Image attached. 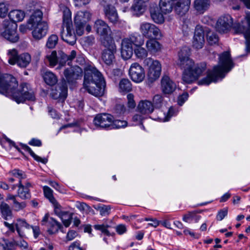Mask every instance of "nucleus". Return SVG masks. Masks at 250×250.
Returning a JSON list of instances; mask_svg holds the SVG:
<instances>
[{
	"label": "nucleus",
	"instance_id": "obj_51",
	"mask_svg": "<svg viewBox=\"0 0 250 250\" xmlns=\"http://www.w3.org/2000/svg\"><path fill=\"white\" fill-rule=\"evenodd\" d=\"M134 96L132 94L129 93L127 95V106L129 109H133L136 106V103L134 101Z\"/></svg>",
	"mask_w": 250,
	"mask_h": 250
},
{
	"label": "nucleus",
	"instance_id": "obj_54",
	"mask_svg": "<svg viewBox=\"0 0 250 250\" xmlns=\"http://www.w3.org/2000/svg\"><path fill=\"white\" fill-rule=\"evenodd\" d=\"M115 112L119 116H121L127 112L125 106L122 104H118L116 106Z\"/></svg>",
	"mask_w": 250,
	"mask_h": 250
},
{
	"label": "nucleus",
	"instance_id": "obj_63",
	"mask_svg": "<svg viewBox=\"0 0 250 250\" xmlns=\"http://www.w3.org/2000/svg\"><path fill=\"white\" fill-rule=\"evenodd\" d=\"M54 205V212L55 214L60 217V216L61 215V214L62 213L63 211H61L60 209L61 206L60 205L57 203V202L56 201L55 203H52Z\"/></svg>",
	"mask_w": 250,
	"mask_h": 250
},
{
	"label": "nucleus",
	"instance_id": "obj_35",
	"mask_svg": "<svg viewBox=\"0 0 250 250\" xmlns=\"http://www.w3.org/2000/svg\"><path fill=\"white\" fill-rule=\"evenodd\" d=\"M150 15L152 20L155 23L161 24L164 22L165 19L164 16L159 12L158 9L151 10Z\"/></svg>",
	"mask_w": 250,
	"mask_h": 250
},
{
	"label": "nucleus",
	"instance_id": "obj_2",
	"mask_svg": "<svg viewBox=\"0 0 250 250\" xmlns=\"http://www.w3.org/2000/svg\"><path fill=\"white\" fill-rule=\"evenodd\" d=\"M83 87L95 97L102 96L104 92L105 81L101 73L92 64L84 67Z\"/></svg>",
	"mask_w": 250,
	"mask_h": 250
},
{
	"label": "nucleus",
	"instance_id": "obj_7",
	"mask_svg": "<svg viewBox=\"0 0 250 250\" xmlns=\"http://www.w3.org/2000/svg\"><path fill=\"white\" fill-rule=\"evenodd\" d=\"M61 9L63 13L61 38L68 44L73 45L75 44L77 39L72 28L71 12L70 9L64 5L62 6Z\"/></svg>",
	"mask_w": 250,
	"mask_h": 250
},
{
	"label": "nucleus",
	"instance_id": "obj_56",
	"mask_svg": "<svg viewBox=\"0 0 250 250\" xmlns=\"http://www.w3.org/2000/svg\"><path fill=\"white\" fill-rule=\"evenodd\" d=\"M25 207L26 204L24 202L20 203L16 201L13 203V208L16 211H19L20 210L22 209Z\"/></svg>",
	"mask_w": 250,
	"mask_h": 250
},
{
	"label": "nucleus",
	"instance_id": "obj_60",
	"mask_svg": "<svg viewBox=\"0 0 250 250\" xmlns=\"http://www.w3.org/2000/svg\"><path fill=\"white\" fill-rule=\"evenodd\" d=\"M75 5L79 7H82L88 4L91 0H74Z\"/></svg>",
	"mask_w": 250,
	"mask_h": 250
},
{
	"label": "nucleus",
	"instance_id": "obj_17",
	"mask_svg": "<svg viewBox=\"0 0 250 250\" xmlns=\"http://www.w3.org/2000/svg\"><path fill=\"white\" fill-rule=\"evenodd\" d=\"M113 116L109 114H99L93 120L94 125L98 127L111 129Z\"/></svg>",
	"mask_w": 250,
	"mask_h": 250
},
{
	"label": "nucleus",
	"instance_id": "obj_24",
	"mask_svg": "<svg viewBox=\"0 0 250 250\" xmlns=\"http://www.w3.org/2000/svg\"><path fill=\"white\" fill-rule=\"evenodd\" d=\"M138 111L143 115H148L154 110L153 104L148 100L141 101L137 106Z\"/></svg>",
	"mask_w": 250,
	"mask_h": 250
},
{
	"label": "nucleus",
	"instance_id": "obj_1",
	"mask_svg": "<svg viewBox=\"0 0 250 250\" xmlns=\"http://www.w3.org/2000/svg\"><path fill=\"white\" fill-rule=\"evenodd\" d=\"M191 49L188 46L182 47L178 53L177 65L183 70L182 80L185 83H191L201 76L206 69L205 64L194 66V61L190 58Z\"/></svg>",
	"mask_w": 250,
	"mask_h": 250
},
{
	"label": "nucleus",
	"instance_id": "obj_18",
	"mask_svg": "<svg viewBox=\"0 0 250 250\" xmlns=\"http://www.w3.org/2000/svg\"><path fill=\"white\" fill-rule=\"evenodd\" d=\"M63 74L68 83H73L76 80L82 78L83 71L80 67L75 65L66 68L63 72Z\"/></svg>",
	"mask_w": 250,
	"mask_h": 250
},
{
	"label": "nucleus",
	"instance_id": "obj_14",
	"mask_svg": "<svg viewBox=\"0 0 250 250\" xmlns=\"http://www.w3.org/2000/svg\"><path fill=\"white\" fill-rule=\"evenodd\" d=\"M248 22L247 27L238 23L234 26L236 33H243L245 39V51L247 54H250V13L247 15Z\"/></svg>",
	"mask_w": 250,
	"mask_h": 250
},
{
	"label": "nucleus",
	"instance_id": "obj_42",
	"mask_svg": "<svg viewBox=\"0 0 250 250\" xmlns=\"http://www.w3.org/2000/svg\"><path fill=\"white\" fill-rule=\"evenodd\" d=\"M9 174L14 177L19 179V183L21 182V180L26 178V175L23 171L18 169H14L9 172Z\"/></svg>",
	"mask_w": 250,
	"mask_h": 250
},
{
	"label": "nucleus",
	"instance_id": "obj_61",
	"mask_svg": "<svg viewBox=\"0 0 250 250\" xmlns=\"http://www.w3.org/2000/svg\"><path fill=\"white\" fill-rule=\"evenodd\" d=\"M28 144L33 146H42V142L40 140L33 138L28 143Z\"/></svg>",
	"mask_w": 250,
	"mask_h": 250
},
{
	"label": "nucleus",
	"instance_id": "obj_26",
	"mask_svg": "<svg viewBox=\"0 0 250 250\" xmlns=\"http://www.w3.org/2000/svg\"><path fill=\"white\" fill-rule=\"evenodd\" d=\"M91 13L88 11H79L77 12L74 17V22L86 25L91 20Z\"/></svg>",
	"mask_w": 250,
	"mask_h": 250
},
{
	"label": "nucleus",
	"instance_id": "obj_21",
	"mask_svg": "<svg viewBox=\"0 0 250 250\" xmlns=\"http://www.w3.org/2000/svg\"><path fill=\"white\" fill-rule=\"evenodd\" d=\"M176 83L168 77L165 75L161 79V89L165 94L172 93L176 88Z\"/></svg>",
	"mask_w": 250,
	"mask_h": 250
},
{
	"label": "nucleus",
	"instance_id": "obj_28",
	"mask_svg": "<svg viewBox=\"0 0 250 250\" xmlns=\"http://www.w3.org/2000/svg\"><path fill=\"white\" fill-rule=\"evenodd\" d=\"M209 6V0H195L194 7L199 14H203Z\"/></svg>",
	"mask_w": 250,
	"mask_h": 250
},
{
	"label": "nucleus",
	"instance_id": "obj_53",
	"mask_svg": "<svg viewBox=\"0 0 250 250\" xmlns=\"http://www.w3.org/2000/svg\"><path fill=\"white\" fill-rule=\"evenodd\" d=\"M228 210L227 208H224L220 210L216 215V219L218 221L222 220L228 214Z\"/></svg>",
	"mask_w": 250,
	"mask_h": 250
},
{
	"label": "nucleus",
	"instance_id": "obj_64",
	"mask_svg": "<svg viewBox=\"0 0 250 250\" xmlns=\"http://www.w3.org/2000/svg\"><path fill=\"white\" fill-rule=\"evenodd\" d=\"M143 119L144 118L142 115L137 114L133 116L132 121L136 124H140L142 123Z\"/></svg>",
	"mask_w": 250,
	"mask_h": 250
},
{
	"label": "nucleus",
	"instance_id": "obj_31",
	"mask_svg": "<svg viewBox=\"0 0 250 250\" xmlns=\"http://www.w3.org/2000/svg\"><path fill=\"white\" fill-rule=\"evenodd\" d=\"M42 77L45 83L49 85H54L58 82L57 76L50 71H45L43 74Z\"/></svg>",
	"mask_w": 250,
	"mask_h": 250
},
{
	"label": "nucleus",
	"instance_id": "obj_22",
	"mask_svg": "<svg viewBox=\"0 0 250 250\" xmlns=\"http://www.w3.org/2000/svg\"><path fill=\"white\" fill-rule=\"evenodd\" d=\"M191 0H178L174 5L175 13L180 16L185 15L189 10Z\"/></svg>",
	"mask_w": 250,
	"mask_h": 250
},
{
	"label": "nucleus",
	"instance_id": "obj_37",
	"mask_svg": "<svg viewBox=\"0 0 250 250\" xmlns=\"http://www.w3.org/2000/svg\"><path fill=\"white\" fill-rule=\"evenodd\" d=\"M59 217L62 220L64 226L67 228L70 226L71 223L72 214L68 211H63Z\"/></svg>",
	"mask_w": 250,
	"mask_h": 250
},
{
	"label": "nucleus",
	"instance_id": "obj_15",
	"mask_svg": "<svg viewBox=\"0 0 250 250\" xmlns=\"http://www.w3.org/2000/svg\"><path fill=\"white\" fill-rule=\"evenodd\" d=\"M129 75L131 80L136 83H140L145 78L144 68L138 62H134L130 66Z\"/></svg>",
	"mask_w": 250,
	"mask_h": 250
},
{
	"label": "nucleus",
	"instance_id": "obj_58",
	"mask_svg": "<svg viewBox=\"0 0 250 250\" xmlns=\"http://www.w3.org/2000/svg\"><path fill=\"white\" fill-rule=\"evenodd\" d=\"M3 246L5 250H14V245L13 243L9 241L8 240H4L3 241Z\"/></svg>",
	"mask_w": 250,
	"mask_h": 250
},
{
	"label": "nucleus",
	"instance_id": "obj_29",
	"mask_svg": "<svg viewBox=\"0 0 250 250\" xmlns=\"http://www.w3.org/2000/svg\"><path fill=\"white\" fill-rule=\"evenodd\" d=\"M201 218V216L195 211L188 212L183 216V220L188 223H197Z\"/></svg>",
	"mask_w": 250,
	"mask_h": 250
},
{
	"label": "nucleus",
	"instance_id": "obj_57",
	"mask_svg": "<svg viewBox=\"0 0 250 250\" xmlns=\"http://www.w3.org/2000/svg\"><path fill=\"white\" fill-rule=\"evenodd\" d=\"M115 229L117 233L120 235H122L125 233L127 231V229L125 225L123 224H120L117 226Z\"/></svg>",
	"mask_w": 250,
	"mask_h": 250
},
{
	"label": "nucleus",
	"instance_id": "obj_33",
	"mask_svg": "<svg viewBox=\"0 0 250 250\" xmlns=\"http://www.w3.org/2000/svg\"><path fill=\"white\" fill-rule=\"evenodd\" d=\"M159 6L162 12L165 14L171 12L173 9L170 0H160Z\"/></svg>",
	"mask_w": 250,
	"mask_h": 250
},
{
	"label": "nucleus",
	"instance_id": "obj_30",
	"mask_svg": "<svg viewBox=\"0 0 250 250\" xmlns=\"http://www.w3.org/2000/svg\"><path fill=\"white\" fill-rule=\"evenodd\" d=\"M18 59L16 64L21 67H26L31 62V56L27 53L20 55Z\"/></svg>",
	"mask_w": 250,
	"mask_h": 250
},
{
	"label": "nucleus",
	"instance_id": "obj_41",
	"mask_svg": "<svg viewBox=\"0 0 250 250\" xmlns=\"http://www.w3.org/2000/svg\"><path fill=\"white\" fill-rule=\"evenodd\" d=\"M46 58L49 62L50 66L54 67L57 64L58 60L56 51H53L51 53L47 54Z\"/></svg>",
	"mask_w": 250,
	"mask_h": 250
},
{
	"label": "nucleus",
	"instance_id": "obj_45",
	"mask_svg": "<svg viewBox=\"0 0 250 250\" xmlns=\"http://www.w3.org/2000/svg\"><path fill=\"white\" fill-rule=\"evenodd\" d=\"M58 37L56 35H50L47 40L46 45L49 48H53L58 43Z\"/></svg>",
	"mask_w": 250,
	"mask_h": 250
},
{
	"label": "nucleus",
	"instance_id": "obj_52",
	"mask_svg": "<svg viewBox=\"0 0 250 250\" xmlns=\"http://www.w3.org/2000/svg\"><path fill=\"white\" fill-rule=\"evenodd\" d=\"M8 11V4L5 3H0V17L4 18Z\"/></svg>",
	"mask_w": 250,
	"mask_h": 250
},
{
	"label": "nucleus",
	"instance_id": "obj_46",
	"mask_svg": "<svg viewBox=\"0 0 250 250\" xmlns=\"http://www.w3.org/2000/svg\"><path fill=\"white\" fill-rule=\"evenodd\" d=\"M96 230L101 231L103 234L107 236H109L110 233L108 230L109 226L107 224H102L100 225H95L93 226Z\"/></svg>",
	"mask_w": 250,
	"mask_h": 250
},
{
	"label": "nucleus",
	"instance_id": "obj_19",
	"mask_svg": "<svg viewBox=\"0 0 250 250\" xmlns=\"http://www.w3.org/2000/svg\"><path fill=\"white\" fill-rule=\"evenodd\" d=\"M204 36V31L202 26L197 25L195 27L192 41V46L194 48L199 49L203 47L205 43Z\"/></svg>",
	"mask_w": 250,
	"mask_h": 250
},
{
	"label": "nucleus",
	"instance_id": "obj_12",
	"mask_svg": "<svg viewBox=\"0 0 250 250\" xmlns=\"http://www.w3.org/2000/svg\"><path fill=\"white\" fill-rule=\"evenodd\" d=\"M4 224L11 232H14L16 230L21 237H24L25 236V230L30 229L31 227L24 219H18L12 224L4 222Z\"/></svg>",
	"mask_w": 250,
	"mask_h": 250
},
{
	"label": "nucleus",
	"instance_id": "obj_44",
	"mask_svg": "<svg viewBox=\"0 0 250 250\" xmlns=\"http://www.w3.org/2000/svg\"><path fill=\"white\" fill-rule=\"evenodd\" d=\"M43 190L45 197L52 203H55L56 200L53 195V190L48 186H44Z\"/></svg>",
	"mask_w": 250,
	"mask_h": 250
},
{
	"label": "nucleus",
	"instance_id": "obj_6",
	"mask_svg": "<svg viewBox=\"0 0 250 250\" xmlns=\"http://www.w3.org/2000/svg\"><path fill=\"white\" fill-rule=\"evenodd\" d=\"M42 12L37 9L30 16L28 21V24L31 25L30 30H32V36L35 40H39L44 37L48 30L47 22L42 21Z\"/></svg>",
	"mask_w": 250,
	"mask_h": 250
},
{
	"label": "nucleus",
	"instance_id": "obj_55",
	"mask_svg": "<svg viewBox=\"0 0 250 250\" xmlns=\"http://www.w3.org/2000/svg\"><path fill=\"white\" fill-rule=\"evenodd\" d=\"M188 94L187 92L184 93L178 97V104L180 105H182L184 103L188 100Z\"/></svg>",
	"mask_w": 250,
	"mask_h": 250
},
{
	"label": "nucleus",
	"instance_id": "obj_9",
	"mask_svg": "<svg viewBox=\"0 0 250 250\" xmlns=\"http://www.w3.org/2000/svg\"><path fill=\"white\" fill-rule=\"evenodd\" d=\"M94 27L97 33L100 36L102 43H104V42H114L111 29L105 21L98 19L95 21Z\"/></svg>",
	"mask_w": 250,
	"mask_h": 250
},
{
	"label": "nucleus",
	"instance_id": "obj_11",
	"mask_svg": "<svg viewBox=\"0 0 250 250\" xmlns=\"http://www.w3.org/2000/svg\"><path fill=\"white\" fill-rule=\"evenodd\" d=\"M139 31L142 36L147 39L159 38L162 36L161 31L157 26L146 21L140 23Z\"/></svg>",
	"mask_w": 250,
	"mask_h": 250
},
{
	"label": "nucleus",
	"instance_id": "obj_36",
	"mask_svg": "<svg viewBox=\"0 0 250 250\" xmlns=\"http://www.w3.org/2000/svg\"><path fill=\"white\" fill-rule=\"evenodd\" d=\"M0 209L2 216L5 219H8L12 215V211L9 206L5 203L2 202L0 204Z\"/></svg>",
	"mask_w": 250,
	"mask_h": 250
},
{
	"label": "nucleus",
	"instance_id": "obj_43",
	"mask_svg": "<svg viewBox=\"0 0 250 250\" xmlns=\"http://www.w3.org/2000/svg\"><path fill=\"white\" fill-rule=\"evenodd\" d=\"M127 125V123L125 120H114L113 118L111 129L124 128L126 127Z\"/></svg>",
	"mask_w": 250,
	"mask_h": 250
},
{
	"label": "nucleus",
	"instance_id": "obj_16",
	"mask_svg": "<svg viewBox=\"0 0 250 250\" xmlns=\"http://www.w3.org/2000/svg\"><path fill=\"white\" fill-rule=\"evenodd\" d=\"M233 25V20L229 15H224L220 16L216 23L215 29L220 33H227L229 31Z\"/></svg>",
	"mask_w": 250,
	"mask_h": 250
},
{
	"label": "nucleus",
	"instance_id": "obj_10",
	"mask_svg": "<svg viewBox=\"0 0 250 250\" xmlns=\"http://www.w3.org/2000/svg\"><path fill=\"white\" fill-rule=\"evenodd\" d=\"M144 65L148 67L147 76L150 81L153 82L157 80L160 76L161 65L157 60L148 58L144 60Z\"/></svg>",
	"mask_w": 250,
	"mask_h": 250
},
{
	"label": "nucleus",
	"instance_id": "obj_25",
	"mask_svg": "<svg viewBox=\"0 0 250 250\" xmlns=\"http://www.w3.org/2000/svg\"><path fill=\"white\" fill-rule=\"evenodd\" d=\"M148 0H134L131 6L133 14L137 16L142 15L146 10V2Z\"/></svg>",
	"mask_w": 250,
	"mask_h": 250
},
{
	"label": "nucleus",
	"instance_id": "obj_47",
	"mask_svg": "<svg viewBox=\"0 0 250 250\" xmlns=\"http://www.w3.org/2000/svg\"><path fill=\"white\" fill-rule=\"evenodd\" d=\"M163 104V97L161 95H156L153 98L154 107L160 108Z\"/></svg>",
	"mask_w": 250,
	"mask_h": 250
},
{
	"label": "nucleus",
	"instance_id": "obj_8",
	"mask_svg": "<svg viewBox=\"0 0 250 250\" xmlns=\"http://www.w3.org/2000/svg\"><path fill=\"white\" fill-rule=\"evenodd\" d=\"M117 0H99L100 4L104 8L105 19L113 24L120 22L119 16L116 8L112 5Z\"/></svg>",
	"mask_w": 250,
	"mask_h": 250
},
{
	"label": "nucleus",
	"instance_id": "obj_59",
	"mask_svg": "<svg viewBox=\"0 0 250 250\" xmlns=\"http://www.w3.org/2000/svg\"><path fill=\"white\" fill-rule=\"evenodd\" d=\"M77 232L73 230H70L68 231L66 236V239L67 241H72L77 236Z\"/></svg>",
	"mask_w": 250,
	"mask_h": 250
},
{
	"label": "nucleus",
	"instance_id": "obj_27",
	"mask_svg": "<svg viewBox=\"0 0 250 250\" xmlns=\"http://www.w3.org/2000/svg\"><path fill=\"white\" fill-rule=\"evenodd\" d=\"M47 226L48 227L47 231L49 234H55L58 232L59 230L64 232L61 224L52 217L50 218Z\"/></svg>",
	"mask_w": 250,
	"mask_h": 250
},
{
	"label": "nucleus",
	"instance_id": "obj_49",
	"mask_svg": "<svg viewBox=\"0 0 250 250\" xmlns=\"http://www.w3.org/2000/svg\"><path fill=\"white\" fill-rule=\"evenodd\" d=\"M207 40L209 44L213 45L218 42V37L216 34L209 32L207 35Z\"/></svg>",
	"mask_w": 250,
	"mask_h": 250
},
{
	"label": "nucleus",
	"instance_id": "obj_4",
	"mask_svg": "<svg viewBox=\"0 0 250 250\" xmlns=\"http://www.w3.org/2000/svg\"><path fill=\"white\" fill-rule=\"evenodd\" d=\"M234 67L229 52L225 51L219 55L218 65L208 71L207 76L198 82L199 85H209L222 80L226 74Z\"/></svg>",
	"mask_w": 250,
	"mask_h": 250
},
{
	"label": "nucleus",
	"instance_id": "obj_38",
	"mask_svg": "<svg viewBox=\"0 0 250 250\" xmlns=\"http://www.w3.org/2000/svg\"><path fill=\"white\" fill-rule=\"evenodd\" d=\"M7 55L9 57L8 62L12 65L16 64L19 56L17 50L15 49L8 50Z\"/></svg>",
	"mask_w": 250,
	"mask_h": 250
},
{
	"label": "nucleus",
	"instance_id": "obj_23",
	"mask_svg": "<svg viewBox=\"0 0 250 250\" xmlns=\"http://www.w3.org/2000/svg\"><path fill=\"white\" fill-rule=\"evenodd\" d=\"M156 38H148L146 42L145 45L150 54L155 55L161 51L162 45L156 40Z\"/></svg>",
	"mask_w": 250,
	"mask_h": 250
},
{
	"label": "nucleus",
	"instance_id": "obj_62",
	"mask_svg": "<svg viewBox=\"0 0 250 250\" xmlns=\"http://www.w3.org/2000/svg\"><path fill=\"white\" fill-rule=\"evenodd\" d=\"M48 112L52 118L59 119L60 118L59 114L55 109L48 107Z\"/></svg>",
	"mask_w": 250,
	"mask_h": 250
},
{
	"label": "nucleus",
	"instance_id": "obj_34",
	"mask_svg": "<svg viewBox=\"0 0 250 250\" xmlns=\"http://www.w3.org/2000/svg\"><path fill=\"white\" fill-rule=\"evenodd\" d=\"M18 196L22 199H26L30 197V194L28 189L25 188L24 185L20 181L18 184Z\"/></svg>",
	"mask_w": 250,
	"mask_h": 250
},
{
	"label": "nucleus",
	"instance_id": "obj_13",
	"mask_svg": "<svg viewBox=\"0 0 250 250\" xmlns=\"http://www.w3.org/2000/svg\"><path fill=\"white\" fill-rule=\"evenodd\" d=\"M102 44L106 48L102 52V59L106 65H110L115 60L114 54L116 52L115 43L114 42H104Z\"/></svg>",
	"mask_w": 250,
	"mask_h": 250
},
{
	"label": "nucleus",
	"instance_id": "obj_5",
	"mask_svg": "<svg viewBox=\"0 0 250 250\" xmlns=\"http://www.w3.org/2000/svg\"><path fill=\"white\" fill-rule=\"evenodd\" d=\"M9 17L11 21H4L3 26L4 31L2 32L1 35L7 40L11 42H16L19 40V36L17 33V22L21 21L25 17V13L21 10H11L9 13Z\"/></svg>",
	"mask_w": 250,
	"mask_h": 250
},
{
	"label": "nucleus",
	"instance_id": "obj_39",
	"mask_svg": "<svg viewBox=\"0 0 250 250\" xmlns=\"http://www.w3.org/2000/svg\"><path fill=\"white\" fill-rule=\"evenodd\" d=\"M22 148L27 151L30 155L37 161L41 162L43 164H46L47 160L45 158H42L37 155L28 146L24 145L22 146Z\"/></svg>",
	"mask_w": 250,
	"mask_h": 250
},
{
	"label": "nucleus",
	"instance_id": "obj_40",
	"mask_svg": "<svg viewBox=\"0 0 250 250\" xmlns=\"http://www.w3.org/2000/svg\"><path fill=\"white\" fill-rule=\"evenodd\" d=\"M95 208L99 211L100 214L103 216L108 215L110 213L111 206L109 205H100Z\"/></svg>",
	"mask_w": 250,
	"mask_h": 250
},
{
	"label": "nucleus",
	"instance_id": "obj_48",
	"mask_svg": "<svg viewBox=\"0 0 250 250\" xmlns=\"http://www.w3.org/2000/svg\"><path fill=\"white\" fill-rule=\"evenodd\" d=\"M177 112L176 111V110L174 108L171 107L170 108H169V109L167 113V115L164 114L165 116L163 118H159V119L160 121L161 122L168 121L169 120L170 118L172 116L176 115L177 114Z\"/></svg>",
	"mask_w": 250,
	"mask_h": 250
},
{
	"label": "nucleus",
	"instance_id": "obj_20",
	"mask_svg": "<svg viewBox=\"0 0 250 250\" xmlns=\"http://www.w3.org/2000/svg\"><path fill=\"white\" fill-rule=\"evenodd\" d=\"M67 95V86L65 83L56 86L52 89L50 93V95L53 99H59L62 102L64 101Z\"/></svg>",
	"mask_w": 250,
	"mask_h": 250
},
{
	"label": "nucleus",
	"instance_id": "obj_32",
	"mask_svg": "<svg viewBox=\"0 0 250 250\" xmlns=\"http://www.w3.org/2000/svg\"><path fill=\"white\" fill-rule=\"evenodd\" d=\"M119 89L120 92H128L132 89V84L128 79H122L119 84Z\"/></svg>",
	"mask_w": 250,
	"mask_h": 250
},
{
	"label": "nucleus",
	"instance_id": "obj_50",
	"mask_svg": "<svg viewBox=\"0 0 250 250\" xmlns=\"http://www.w3.org/2000/svg\"><path fill=\"white\" fill-rule=\"evenodd\" d=\"M74 24L76 34L79 36L83 35L84 33V29L86 25L83 23H77L76 22H74Z\"/></svg>",
	"mask_w": 250,
	"mask_h": 250
},
{
	"label": "nucleus",
	"instance_id": "obj_3",
	"mask_svg": "<svg viewBox=\"0 0 250 250\" xmlns=\"http://www.w3.org/2000/svg\"><path fill=\"white\" fill-rule=\"evenodd\" d=\"M145 40L143 37L137 33H132L124 38L121 43V56L124 60L130 59L133 54V45L135 46L134 50L136 57L139 60L146 59L148 51L147 48L143 47Z\"/></svg>",
	"mask_w": 250,
	"mask_h": 250
}]
</instances>
